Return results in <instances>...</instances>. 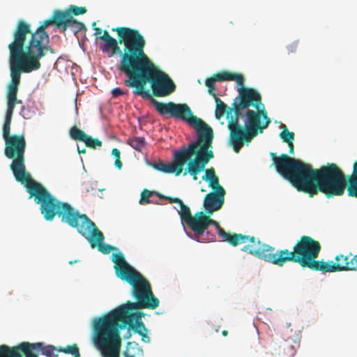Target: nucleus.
<instances>
[{
	"mask_svg": "<svg viewBox=\"0 0 357 357\" xmlns=\"http://www.w3.org/2000/svg\"><path fill=\"white\" fill-rule=\"evenodd\" d=\"M280 138L284 142L288 143L293 142L294 139V133L288 130L286 126H284V130L280 134Z\"/></svg>",
	"mask_w": 357,
	"mask_h": 357,
	"instance_id": "cd10ccee",
	"label": "nucleus"
},
{
	"mask_svg": "<svg viewBox=\"0 0 357 357\" xmlns=\"http://www.w3.org/2000/svg\"><path fill=\"white\" fill-rule=\"evenodd\" d=\"M112 31L116 33L117 39L105 30L96 40L102 41L99 48L109 57L119 54L118 69L126 76L145 52L146 40L138 30L130 27L117 26Z\"/></svg>",
	"mask_w": 357,
	"mask_h": 357,
	"instance_id": "423d86ee",
	"label": "nucleus"
},
{
	"mask_svg": "<svg viewBox=\"0 0 357 357\" xmlns=\"http://www.w3.org/2000/svg\"><path fill=\"white\" fill-rule=\"evenodd\" d=\"M199 151V149L195 148V144L188 145L187 148L180 149L175 152L172 162H154L152 164V167L155 169L161 172L167 174L174 173L176 176H178L183 172L184 166L187 163V168L184 170L183 175L185 176L189 174L194 181H197L198 179V174L204 170L205 167L208 163L204 164L202 169L197 173H190V171H188L189 164L197 159Z\"/></svg>",
	"mask_w": 357,
	"mask_h": 357,
	"instance_id": "f8f14e48",
	"label": "nucleus"
},
{
	"mask_svg": "<svg viewBox=\"0 0 357 357\" xmlns=\"http://www.w3.org/2000/svg\"><path fill=\"white\" fill-rule=\"evenodd\" d=\"M225 194L220 190L219 192H211L205 196L204 207L207 215H212L222 207Z\"/></svg>",
	"mask_w": 357,
	"mask_h": 357,
	"instance_id": "f3484780",
	"label": "nucleus"
},
{
	"mask_svg": "<svg viewBox=\"0 0 357 357\" xmlns=\"http://www.w3.org/2000/svg\"><path fill=\"white\" fill-rule=\"evenodd\" d=\"M234 81L237 83L238 96L232 106L234 116L228 122L229 140L234 151L238 153L244 143H250L259 133H262L271 121L261 102L259 93L245 87V78L241 74L222 71L206 79L208 93L215 96V82Z\"/></svg>",
	"mask_w": 357,
	"mask_h": 357,
	"instance_id": "f257e3e1",
	"label": "nucleus"
},
{
	"mask_svg": "<svg viewBox=\"0 0 357 357\" xmlns=\"http://www.w3.org/2000/svg\"><path fill=\"white\" fill-rule=\"evenodd\" d=\"M211 215H206V222L207 228L209 225H213L215 227L217 233L222 238L223 241L229 243L232 246H238L241 244H245L241 249L242 251L248 252L249 249L247 247L250 246L256 247L259 243V240L257 239L255 236H250L248 235H243L242 234L233 233L231 234L229 232H226L219 225L218 222L211 218Z\"/></svg>",
	"mask_w": 357,
	"mask_h": 357,
	"instance_id": "4468645a",
	"label": "nucleus"
},
{
	"mask_svg": "<svg viewBox=\"0 0 357 357\" xmlns=\"http://www.w3.org/2000/svg\"><path fill=\"white\" fill-rule=\"evenodd\" d=\"M94 341L105 357H119L121 342L93 324Z\"/></svg>",
	"mask_w": 357,
	"mask_h": 357,
	"instance_id": "2eb2a0df",
	"label": "nucleus"
},
{
	"mask_svg": "<svg viewBox=\"0 0 357 357\" xmlns=\"http://www.w3.org/2000/svg\"><path fill=\"white\" fill-rule=\"evenodd\" d=\"M222 335L223 336H227V335H228V331H226V330L222 331Z\"/></svg>",
	"mask_w": 357,
	"mask_h": 357,
	"instance_id": "a18cd8bd",
	"label": "nucleus"
},
{
	"mask_svg": "<svg viewBox=\"0 0 357 357\" xmlns=\"http://www.w3.org/2000/svg\"><path fill=\"white\" fill-rule=\"evenodd\" d=\"M138 292V294L132 293L137 301L136 303L128 301L126 304L115 308L104 316L96 319L93 324L108 334L112 333L117 340L119 337L120 342H121L120 330L126 326L141 335L144 342H146L145 338L149 341V337L144 333L147 330L142 321L144 313L133 311L144 308L154 310L159 306L160 301L153 295L151 287Z\"/></svg>",
	"mask_w": 357,
	"mask_h": 357,
	"instance_id": "7ed1b4c3",
	"label": "nucleus"
},
{
	"mask_svg": "<svg viewBox=\"0 0 357 357\" xmlns=\"http://www.w3.org/2000/svg\"><path fill=\"white\" fill-rule=\"evenodd\" d=\"M215 117L217 119L220 120L223 116L226 114L227 118L228 119V121L231 119V116H234V107H229L226 104H225L219 98L216 97L215 95Z\"/></svg>",
	"mask_w": 357,
	"mask_h": 357,
	"instance_id": "412c9836",
	"label": "nucleus"
},
{
	"mask_svg": "<svg viewBox=\"0 0 357 357\" xmlns=\"http://www.w3.org/2000/svg\"><path fill=\"white\" fill-rule=\"evenodd\" d=\"M126 77L124 84L133 88V93L144 99L151 98L149 90H146L148 83L151 85L152 96L155 97H167L176 90L174 81L156 66L145 52Z\"/></svg>",
	"mask_w": 357,
	"mask_h": 357,
	"instance_id": "6e6552de",
	"label": "nucleus"
},
{
	"mask_svg": "<svg viewBox=\"0 0 357 357\" xmlns=\"http://www.w3.org/2000/svg\"><path fill=\"white\" fill-rule=\"evenodd\" d=\"M188 226L192 230L197 238H199L207 229L206 214L202 211L195 213Z\"/></svg>",
	"mask_w": 357,
	"mask_h": 357,
	"instance_id": "6ab92c4d",
	"label": "nucleus"
},
{
	"mask_svg": "<svg viewBox=\"0 0 357 357\" xmlns=\"http://www.w3.org/2000/svg\"><path fill=\"white\" fill-rule=\"evenodd\" d=\"M278 173L298 191L310 197L322 192L327 198L342 196L345 187L342 170L335 163H327L314 169L301 160L282 153L279 157L271 153Z\"/></svg>",
	"mask_w": 357,
	"mask_h": 357,
	"instance_id": "f03ea898",
	"label": "nucleus"
},
{
	"mask_svg": "<svg viewBox=\"0 0 357 357\" xmlns=\"http://www.w3.org/2000/svg\"><path fill=\"white\" fill-rule=\"evenodd\" d=\"M335 262L328 261H322L319 271L323 273H333L345 271H357V254L353 255H338L335 258Z\"/></svg>",
	"mask_w": 357,
	"mask_h": 357,
	"instance_id": "dca6fc26",
	"label": "nucleus"
},
{
	"mask_svg": "<svg viewBox=\"0 0 357 357\" xmlns=\"http://www.w3.org/2000/svg\"><path fill=\"white\" fill-rule=\"evenodd\" d=\"M36 349H40L42 351V354L48 357H57L58 356V349H56L55 347L52 345L44 346L43 343L38 342L33 343Z\"/></svg>",
	"mask_w": 357,
	"mask_h": 357,
	"instance_id": "b1692460",
	"label": "nucleus"
},
{
	"mask_svg": "<svg viewBox=\"0 0 357 357\" xmlns=\"http://www.w3.org/2000/svg\"><path fill=\"white\" fill-rule=\"evenodd\" d=\"M87 10L86 7H79L75 5H70L68 10L62 11V13H68L70 16H77L79 15H83L86 13Z\"/></svg>",
	"mask_w": 357,
	"mask_h": 357,
	"instance_id": "bb28decb",
	"label": "nucleus"
},
{
	"mask_svg": "<svg viewBox=\"0 0 357 357\" xmlns=\"http://www.w3.org/2000/svg\"><path fill=\"white\" fill-rule=\"evenodd\" d=\"M208 182L209 187L213 189V192H219L222 190V192H226L225 189L220 185L218 176Z\"/></svg>",
	"mask_w": 357,
	"mask_h": 357,
	"instance_id": "c756f323",
	"label": "nucleus"
},
{
	"mask_svg": "<svg viewBox=\"0 0 357 357\" xmlns=\"http://www.w3.org/2000/svg\"><path fill=\"white\" fill-rule=\"evenodd\" d=\"M63 14L64 17L62 20L61 28L63 31H66L68 28L75 33L86 30V27L84 23L77 21L73 16H70L68 13H63Z\"/></svg>",
	"mask_w": 357,
	"mask_h": 357,
	"instance_id": "aec40b11",
	"label": "nucleus"
},
{
	"mask_svg": "<svg viewBox=\"0 0 357 357\" xmlns=\"http://www.w3.org/2000/svg\"><path fill=\"white\" fill-rule=\"evenodd\" d=\"M130 337H131V333H130V331H128V332L125 334V335H124V338H125V339H129V338H130Z\"/></svg>",
	"mask_w": 357,
	"mask_h": 357,
	"instance_id": "c03bdc74",
	"label": "nucleus"
},
{
	"mask_svg": "<svg viewBox=\"0 0 357 357\" xmlns=\"http://www.w3.org/2000/svg\"><path fill=\"white\" fill-rule=\"evenodd\" d=\"M13 109H7L5 120L3 126L2 137L3 139L12 137L10 135V123L13 114Z\"/></svg>",
	"mask_w": 357,
	"mask_h": 357,
	"instance_id": "5701e85b",
	"label": "nucleus"
},
{
	"mask_svg": "<svg viewBox=\"0 0 357 357\" xmlns=\"http://www.w3.org/2000/svg\"><path fill=\"white\" fill-rule=\"evenodd\" d=\"M217 177L215 169L213 167H211L205 170V174L202 176V180L209 181Z\"/></svg>",
	"mask_w": 357,
	"mask_h": 357,
	"instance_id": "473e14b6",
	"label": "nucleus"
},
{
	"mask_svg": "<svg viewBox=\"0 0 357 357\" xmlns=\"http://www.w3.org/2000/svg\"><path fill=\"white\" fill-rule=\"evenodd\" d=\"M165 199H167L169 203H176L178 205H181L183 203V201L178 197H163Z\"/></svg>",
	"mask_w": 357,
	"mask_h": 357,
	"instance_id": "e433bc0d",
	"label": "nucleus"
},
{
	"mask_svg": "<svg viewBox=\"0 0 357 357\" xmlns=\"http://www.w3.org/2000/svg\"><path fill=\"white\" fill-rule=\"evenodd\" d=\"M138 347H139V344L138 343L135 342H129L127 344V350H128L130 348H132H132H134V347L138 348ZM124 356L125 357H136L135 356V354H132V355L129 354L128 351H126L124 352Z\"/></svg>",
	"mask_w": 357,
	"mask_h": 357,
	"instance_id": "72a5a7b5",
	"label": "nucleus"
},
{
	"mask_svg": "<svg viewBox=\"0 0 357 357\" xmlns=\"http://www.w3.org/2000/svg\"><path fill=\"white\" fill-rule=\"evenodd\" d=\"M124 93L120 88H114L112 91V94L114 97H118L119 96L123 95Z\"/></svg>",
	"mask_w": 357,
	"mask_h": 357,
	"instance_id": "58836bf2",
	"label": "nucleus"
},
{
	"mask_svg": "<svg viewBox=\"0 0 357 357\" xmlns=\"http://www.w3.org/2000/svg\"><path fill=\"white\" fill-rule=\"evenodd\" d=\"M215 236L213 234H211L210 232H206V238H203V240H206L208 241H213L215 239Z\"/></svg>",
	"mask_w": 357,
	"mask_h": 357,
	"instance_id": "ea45409f",
	"label": "nucleus"
},
{
	"mask_svg": "<svg viewBox=\"0 0 357 357\" xmlns=\"http://www.w3.org/2000/svg\"><path fill=\"white\" fill-rule=\"evenodd\" d=\"M52 205L42 213L46 220L52 221L57 215L62 222L76 228L77 231L89 241L92 248L98 247V250L103 254H109L116 249L103 243V234L86 215L81 214L70 204L62 202L59 199Z\"/></svg>",
	"mask_w": 357,
	"mask_h": 357,
	"instance_id": "9d476101",
	"label": "nucleus"
},
{
	"mask_svg": "<svg viewBox=\"0 0 357 357\" xmlns=\"http://www.w3.org/2000/svg\"><path fill=\"white\" fill-rule=\"evenodd\" d=\"M342 173L344 176V181H344L345 182L344 188H346L347 185V190L348 196L357 198V178L350 176H349L348 178H347V176L344 174V173L343 172H342ZM344 191H345V189H344L343 193H344ZM343 195L344 194H342V195Z\"/></svg>",
	"mask_w": 357,
	"mask_h": 357,
	"instance_id": "4be33fe9",
	"label": "nucleus"
},
{
	"mask_svg": "<svg viewBox=\"0 0 357 357\" xmlns=\"http://www.w3.org/2000/svg\"><path fill=\"white\" fill-rule=\"evenodd\" d=\"M153 192L147 189H144L141 193V199L139 200V204H146L151 203L149 198L153 195Z\"/></svg>",
	"mask_w": 357,
	"mask_h": 357,
	"instance_id": "7c9ffc66",
	"label": "nucleus"
},
{
	"mask_svg": "<svg viewBox=\"0 0 357 357\" xmlns=\"http://www.w3.org/2000/svg\"><path fill=\"white\" fill-rule=\"evenodd\" d=\"M128 144L138 151H142L143 148L146 146L144 138L140 137L129 138L128 139Z\"/></svg>",
	"mask_w": 357,
	"mask_h": 357,
	"instance_id": "a878e982",
	"label": "nucleus"
},
{
	"mask_svg": "<svg viewBox=\"0 0 357 357\" xmlns=\"http://www.w3.org/2000/svg\"><path fill=\"white\" fill-rule=\"evenodd\" d=\"M29 32V26L24 22H20L13 30V40L8 45L10 52L11 81L8 86L7 109H14L15 105L22 103V100L17 98L21 73H31L38 70L41 66L37 59L29 57L23 53L24 43L26 42V34Z\"/></svg>",
	"mask_w": 357,
	"mask_h": 357,
	"instance_id": "1a4fd4ad",
	"label": "nucleus"
},
{
	"mask_svg": "<svg viewBox=\"0 0 357 357\" xmlns=\"http://www.w3.org/2000/svg\"><path fill=\"white\" fill-rule=\"evenodd\" d=\"M0 357H9L8 345L3 344L0 346Z\"/></svg>",
	"mask_w": 357,
	"mask_h": 357,
	"instance_id": "f704fd0d",
	"label": "nucleus"
},
{
	"mask_svg": "<svg viewBox=\"0 0 357 357\" xmlns=\"http://www.w3.org/2000/svg\"><path fill=\"white\" fill-rule=\"evenodd\" d=\"M79 356H80V354H78L75 355L73 357H79Z\"/></svg>",
	"mask_w": 357,
	"mask_h": 357,
	"instance_id": "49530a36",
	"label": "nucleus"
},
{
	"mask_svg": "<svg viewBox=\"0 0 357 357\" xmlns=\"http://www.w3.org/2000/svg\"><path fill=\"white\" fill-rule=\"evenodd\" d=\"M250 254L265 261L282 266L287 262L298 264L303 268L319 271L322 261H317L321 246L319 241L309 236L303 235L296 241L293 250L288 249L275 250L259 241L256 247H247Z\"/></svg>",
	"mask_w": 357,
	"mask_h": 357,
	"instance_id": "20e7f679",
	"label": "nucleus"
},
{
	"mask_svg": "<svg viewBox=\"0 0 357 357\" xmlns=\"http://www.w3.org/2000/svg\"><path fill=\"white\" fill-rule=\"evenodd\" d=\"M96 23L93 22L92 27L95 31V35L99 36V37H100V36H102L103 34L104 31H102V29L101 28L96 27Z\"/></svg>",
	"mask_w": 357,
	"mask_h": 357,
	"instance_id": "4c0bfd02",
	"label": "nucleus"
},
{
	"mask_svg": "<svg viewBox=\"0 0 357 357\" xmlns=\"http://www.w3.org/2000/svg\"><path fill=\"white\" fill-rule=\"evenodd\" d=\"M179 207L180 209L177 210V211L180 215L181 220L182 222H185L188 225L193 218L190 209L187 205L184 204L183 202L179 205Z\"/></svg>",
	"mask_w": 357,
	"mask_h": 357,
	"instance_id": "393cba45",
	"label": "nucleus"
},
{
	"mask_svg": "<svg viewBox=\"0 0 357 357\" xmlns=\"http://www.w3.org/2000/svg\"><path fill=\"white\" fill-rule=\"evenodd\" d=\"M4 155L13 159L10 168L15 180L24 185L29 193V198H33L36 204H40L42 213L48 207L53 206L57 199L40 183L32 179L31 174L26 170L25 151L26 142L24 134L13 135L4 139Z\"/></svg>",
	"mask_w": 357,
	"mask_h": 357,
	"instance_id": "0eeeda50",
	"label": "nucleus"
},
{
	"mask_svg": "<svg viewBox=\"0 0 357 357\" xmlns=\"http://www.w3.org/2000/svg\"><path fill=\"white\" fill-rule=\"evenodd\" d=\"M151 103L160 115L167 114L169 117L187 122L196 130L197 140L189 145L195 144V148L199 149V151L197 159L189 164L188 172L197 173L200 171L204 164L208 163L214 158L213 152L211 150L213 139L212 128L201 119L193 115L191 109L185 103L176 104L173 102L165 103L155 99L151 100Z\"/></svg>",
	"mask_w": 357,
	"mask_h": 357,
	"instance_id": "39448f33",
	"label": "nucleus"
},
{
	"mask_svg": "<svg viewBox=\"0 0 357 357\" xmlns=\"http://www.w3.org/2000/svg\"><path fill=\"white\" fill-rule=\"evenodd\" d=\"M350 176L357 178V160L353 165V173Z\"/></svg>",
	"mask_w": 357,
	"mask_h": 357,
	"instance_id": "a19ab883",
	"label": "nucleus"
},
{
	"mask_svg": "<svg viewBox=\"0 0 357 357\" xmlns=\"http://www.w3.org/2000/svg\"><path fill=\"white\" fill-rule=\"evenodd\" d=\"M287 144H288V146L289 148V154L293 155L294 154V146L293 142H288Z\"/></svg>",
	"mask_w": 357,
	"mask_h": 357,
	"instance_id": "79ce46f5",
	"label": "nucleus"
},
{
	"mask_svg": "<svg viewBox=\"0 0 357 357\" xmlns=\"http://www.w3.org/2000/svg\"><path fill=\"white\" fill-rule=\"evenodd\" d=\"M112 261L114 263L116 275L132 286V293L138 294L139 291L151 287L149 281L126 261L122 253L112 254Z\"/></svg>",
	"mask_w": 357,
	"mask_h": 357,
	"instance_id": "ddd939ff",
	"label": "nucleus"
},
{
	"mask_svg": "<svg viewBox=\"0 0 357 357\" xmlns=\"http://www.w3.org/2000/svg\"><path fill=\"white\" fill-rule=\"evenodd\" d=\"M59 351L63 352L65 354H69L72 355H76L79 354V349L77 344L68 345L64 348L60 347L58 349Z\"/></svg>",
	"mask_w": 357,
	"mask_h": 357,
	"instance_id": "c85d7f7f",
	"label": "nucleus"
},
{
	"mask_svg": "<svg viewBox=\"0 0 357 357\" xmlns=\"http://www.w3.org/2000/svg\"><path fill=\"white\" fill-rule=\"evenodd\" d=\"M63 13L61 10H55L52 17L45 20L34 32L31 31V25L24 20H21L17 22L15 28L20 22H24L29 26L30 32L26 34V37L28 35H31V37L27 43H24L23 53L25 55L40 61V59L44 57L47 52H50L52 54L54 53V50L48 45L50 37L45 29L50 25H55L61 29L62 20L64 17Z\"/></svg>",
	"mask_w": 357,
	"mask_h": 357,
	"instance_id": "9b49d317",
	"label": "nucleus"
},
{
	"mask_svg": "<svg viewBox=\"0 0 357 357\" xmlns=\"http://www.w3.org/2000/svg\"><path fill=\"white\" fill-rule=\"evenodd\" d=\"M297 47H298V43L297 42H294L291 44H289L287 47V51H288V53H294L297 50Z\"/></svg>",
	"mask_w": 357,
	"mask_h": 357,
	"instance_id": "c9c22d12",
	"label": "nucleus"
},
{
	"mask_svg": "<svg viewBox=\"0 0 357 357\" xmlns=\"http://www.w3.org/2000/svg\"><path fill=\"white\" fill-rule=\"evenodd\" d=\"M70 135L73 139L83 142H84L86 146L91 149L100 147L102 144L100 139L98 138H93L92 137L86 134L83 130L79 129L75 126L70 128Z\"/></svg>",
	"mask_w": 357,
	"mask_h": 357,
	"instance_id": "a211bd4d",
	"label": "nucleus"
},
{
	"mask_svg": "<svg viewBox=\"0 0 357 357\" xmlns=\"http://www.w3.org/2000/svg\"><path fill=\"white\" fill-rule=\"evenodd\" d=\"M77 151L79 153H85L86 149H85V148L80 149L79 146H77Z\"/></svg>",
	"mask_w": 357,
	"mask_h": 357,
	"instance_id": "37998d69",
	"label": "nucleus"
},
{
	"mask_svg": "<svg viewBox=\"0 0 357 357\" xmlns=\"http://www.w3.org/2000/svg\"><path fill=\"white\" fill-rule=\"evenodd\" d=\"M112 154L115 158L114 165L119 169H121L122 168L123 164H122V162L121 161V157H120L121 156V152H120V151L118 149L114 148L112 151Z\"/></svg>",
	"mask_w": 357,
	"mask_h": 357,
	"instance_id": "2f4dec72",
	"label": "nucleus"
}]
</instances>
